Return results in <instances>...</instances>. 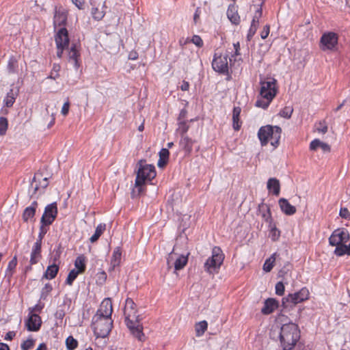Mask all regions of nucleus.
Returning <instances> with one entry per match:
<instances>
[{
	"label": "nucleus",
	"mask_w": 350,
	"mask_h": 350,
	"mask_svg": "<svg viewBox=\"0 0 350 350\" xmlns=\"http://www.w3.org/2000/svg\"><path fill=\"white\" fill-rule=\"evenodd\" d=\"M189 84L187 81H183V83L180 86V89L183 90V91H187L189 90Z\"/></svg>",
	"instance_id": "nucleus-57"
},
{
	"label": "nucleus",
	"mask_w": 350,
	"mask_h": 350,
	"mask_svg": "<svg viewBox=\"0 0 350 350\" xmlns=\"http://www.w3.org/2000/svg\"><path fill=\"white\" fill-rule=\"evenodd\" d=\"M79 57V51L77 49L75 45L72 46L70 49L68 51V59L69 62L73 64V66L78 68L79 66L78 57Z\"/></svg>",
	"instance_id": "nucleus-25"
},
{
	"label": "nucleus",
	"mask_w": 350,
	"mask_h": 350,
	"mask_svg": "<svg viewBox=\"0 0 350 350\" xmlns=\"http://www.w3.org/2000/svg\"><path fill=\"white\" fill-rule=\"evenodd\" d=\"M323 49H332L338 43V36L334 32L324 33L321 39Z\"/></svg>",
	"instance_id": "nucleus-13"
},
{
	"label": "nucleus",
	"mask_w": 350,
	"mask_h": 350,
	"mask_svg": "<svg viewBox=\"0 0 350 350\" xmlns=\"http://www.w3.org/2000/svg\"><path fill=\"white\" fill-rule=\"evenodd\" d=\"M270 31V26L269 25H266L264 27L262 31L260 33V37L262 39H265L269 36Z\"/></svg>",
	"instance_id": "nucleus-51"
},
{
	"label": "nucleus",
	"mask_w": 350,
	"mask_h": 350,
	"mask_svg": "<svg viewBox=\"0 0 350 350\" xmlns=\"http://www.w3.org/2000/svg\"><path fill=\"white\" fill-rule=\"evenodd\" d=\"M278 203L282 211L286 215H291L295 213V207L291 205L286 199L281 198Z\"/></svg>",
	"instance_id": "nucleus-24"
},
{
	"label": "nucleus",
	"mask_w": 350,
	"mask_h": 350,
	"mask_svg": "<svg viewBox=\"0 0 350 350\" xmlns=\"http://www.w3.org/2000/svg\"><path fill=\"white\" fill-rule=\"evenodd\" d=\"M17 265V258L16 256H14V258L9 262L8 265L7 271H12L14 269Z\"/></svg>",
	"instance_id": "nucleus-50"
},
{
	"label": "nucleus",
	"mask_w": 350,
	"mask_h": 350,
	"mask_svg": "<svg viewBox=\"0 0 350 350\" xmlns=\"http://www.w3.org/2000/svg\"><path fill=\"white\" fill-rule=\"evenodd\" d=\"M55 40L57 49V56L61 58L64 49L68 47L69 43L67 29L64 27L61 28L55 35Z\"/></svg>",
	"instance_id": "nucleus-10"
},
{
	"label": "nucleus",
	"mask_w": 350,
	"mask_h": 350,
	"mask_svg": "<svg viewBox=\"0 0 350 350\" xmlns=\"http://www.w3.org/2000/svg\"><path fill=\"white\" fill-rule=\"evenodd\" d=\"M81 273L76 270L75 269H72L66 278V283L68 285H72L73 281L77 278L79 274Z\"/></svg>",
	"instance_id": "nucleus-40"
},
{
	"label": "nucleus",
	"mask_w": 350,
	"mask_h": 350,
	"mask_svg": "<svg viewBox=\"0 0 350 350\" xmlns=\"http://www.w3.org/2000/svg\"><path fill=\"white\" fill-rule=\"evenodd\" d=\"M44 226H42V224L40 226V232L39 233L38 239L37 241H40V244H42V239L44 237V235L46 232V230L44 227Z\"/></svg>",
	"instance_id": "nucleus-54"
},
{
	"label": "nucleus",
	"mask_w": 350,
	"mask_h": 350,
	"mask_svg": "<svg viewBox=\"0 0 350 350\" xmlns=\"http://www.w3.org/2000/svg\"><path fill=\"white\" fill-rule=\"evenodd\" d=\"M69 109H70V102L68 100H67L64 103V105L62 107L61 113L64 116H66L68 113Z\"/></svg>",
	"instance_id": "nucleus-49"
},
{
	"label": "nucleus",
	"mask_w": 350,
	"mask_h": 350,
	"mask_svg": "<svg viewBox=\"0 0 350 350\" xmlns=\"http://www.w3.org/2000/svg\"><path fill=\"white\" fill-rule=\"evenodd\" d=\"M224 260V254L219 247H214L212 256L205 262L204 270L209 274L217 273Z\"/></svg>",
	"instance_id": "nucleus-6"
},
{
	"label": "nucleus",
	"mask_w": 350,
	"mask_h": 350,
	"mask_svg": "<svg viewBox=\"0 0 350 350\" xmlns=\"http://www.w3.org/2000/svg\"><path fill=\"white\" fill-rule=\"evenodd\" d=\"M233 46H234V50H235V52H234V53H235V55H238L239 54V49H240L239 42H236V43H234V44H233Z\"/></svg>",
	"instance_id": "nucleus-59"
},
{
	"label": "nucleus",
	"mask_w": 350,
	"mask_h": 350,
	"mask_svg": "<svg viewBox=\"0 0 350 350\" xmlns=\"http://www.w3.org/2000/svg\"><path fill=\"white\" fill-rule=\"evenodd\" d=\"M46 116L50 118L49 123L47 125V128L49 129L54 124L55 116L54 113H51V115H49L48 112Z\"/></svg>",
	"instance_id": "nucleus-55"
},
{
	"label": "nucleus",
	"mask_w": 350,
	"mask_h": 350,
	"mask_svg": "<svg viewBox=\"0 0 350 350\" xmlns=\"http://www.w3.org/2000/svg\"><path fill=\"white\" fill-rule=\"evenodd\" d=\"M67 20L66 12L63 9L55 10L53 18V24L55 27L57 26L64 25Z\"/></svg>",
	"instance_id": "nucleus-20"
},
{
	"label": "nucleus",
	"mask_w": 350,
	"mask_h": 350,
	"mask_svg": "<svg viewBox=\"0 0 350 350\" xmlns=\"http://www.w3.org/2000/svg\"><path fill=\"white\" fill-rule=\"evenodd\" d=\"M213 69L217 72L226 74L228 72V55L215 53L212 62Z\"/></svg>",
	"instance_id": "nucleus-9"
},
{
	"label": "nucleus",
	"mask_w": 350,
	"mask_h": 350,
	"mask_svg": "<svg viewBox=\"0 0 350 350\" xmlns=\"http://www.w3.org/2000/svg\"><path fill=\"white\" fill-rule=\"evenodd\" d=\"M15 94L13 92V90H11L6 95V96L4 98V103L5 105L7 107H10L13 105L14 103L15 102Z\"/></svg>",
	"instance_id": "nucleus-37"
},
{
	"label": "nucleus",
	"mask_w": 350,
	"mask_h": 350,
	"mask_svg": "<svg viewBox=\"0 0 350 350\" xmlns=\"http://www.w3.org/2000/svg\"><path fill=\"white\" fill-rule=\"evenodd\" d=\"M78 345L77 340L70 336L66 339V346L68 350H74Z\"/></svg>",
	"instance_id": "nucleus-38"
},
{
	"label": "nucleus",
	"mask_w": 350,
	"mask_h": 350,
	"mask_svg": "<svg viewBox=\"0 0 350 350\" xmlns=\"http://www.w3.org/2000/svg\"><path fill=\"white\" fill-rule=\"evenodd\" d=\"M267 189L269 191H273V193L275 196H279L280 191V185L278 179L271 178L267 182Z\"/></svg>",
	"instance_id": "nucleus-26"
},
{
	"label": "nucleus",
	"mask_w": 350,
	"mask_h": 350,
	"mask_svg": "<svg viewBox=\"0 0 350 350\" xmlns=\"http://www.w3.org/2000/svg\"><path fill=\"white\" fill-rule=\"evenodd\" d=\"M58 271H59V267L57 265L53 264V265H49L46 268V270L43 275V278H46L47 280L53 279L57 274Z\"/></svg>",
	"instance_id": "nucleus-27"
},
{
	"label": "nucleus",
	"mask_w": 350,
	"mask_h": 350,
	"mask_svg": "<svg viewBox=\"0 0 350 350\" xmlns=\"http://www.w3.org/2000/svg\"><path fill=\"white\" fill-rule=\"evenodd\" d=\"M36 350H46V347L45 344L41 343L39 345V347H38V349Z\"/></svg>",
	"instance_id": "nucleus-64"
},
{
	"label": "nucleus",
	"mask_w": 350,
	"mask_h": 350,
	"mask_svg": "<svg viewBox=\"0 0 350 350\" xmlns=\"http://www.w3.org/2000/svg\"><path fill=\"white\" fill-rule=\"evenodd\" d=\"M0 350H10V349L6 344L0 343Z\"/></svg>",
	"instance_id": "nucleus-61"
},
{
	"label": "nucleus",
	"mask_w": 350,
	"mask_h": 350,
	"mask_svg": "<svg viewBox=\"0 0 350 350\" xmlns=\"http://www.w3.org/2000/svg\"><path fill=\"white\" fill-rule=\"evenodd\" d=\"M40 310H41V307H40L39 306L36 305L34 308L30 309V312L29 313L30 314H33V312L34 310L40 311Z\"/></svg>",
	"instance_id": "nucleus-62"
},
{
	"label": "nucleus",
	"mask_w": 350,
	"mask_h": 350,
	"mask_svg": "<svg viewBox=\"0 0 350 350\" xmlns=\"http://www.w3.org/2000/svg\"><path fill=\"white\" fill-rule=\"evenodd\" d=\"M169 150L167 148H162L159 152V159L157 163L159 167H163L167 163L169 158Z\"/></svg>",
	"instance_id": "nucleus-28"
},
{
	"label": "nucleus",
	"mask_w": 350,
	"mask_h": 350,
	"mask_svg": "<svg viewBox=\"0 0 350 350\" xmlns=\"http://www.w3.org/2000/svg\"><path fill=\"white\" fill-rule=\"evenodd\" d=\"M124 315L125 323L131 334L139 340H143L144 334L143 333V326L140 323V315L138 313L136 304L131 298L126 299Z\"/></svg>",
	"instance_id": "nucleus-1"
},
{
	"label": "nucleus",
	"mask_w": 350,
	"mask_h": 350,
	"mask_svg": "<svg viewBox=\"0 0 350 350\" xmlns=\"http://www.w3.org/2000/svg\"><path fill=\"white\" fill-rule=\"evenodd\" d=\"M200 8H198L195 12L194 16H193V21L195 23H197L199 18H200Z\"/></svg>",
	"instance_id": "nucleus-56"
},
{
	"label": "nucleus",
	"mask_w": 350,
	"mask_h": 350,
	"mask_svg": "<svg viewBox=\"0 0 350 350\" xmlns=\"http://www.w3.org/2000/svg\"><path fill=\"white\" fill-rule=\"evenodd\" d=\"M38 207V202L36 201H33L31 206L27 207L23 213V219L25 222H28L29 221H32L36 210Z\"/></svg>",
	"instance_id": "nucleus-22"
},
{
	"label": "nucleus",
	"mask_w": 350,
	"mask_h": 350,
	"mask_svg": "<svg viewBox=\"0 0 350 350\" xmlns=\"http://www.w3.org/2000/svg\"><path fill=\"white\" fill-rule=\"evenodd\" d=\"M191 42L198 47H202L203 46V41L199 36H193L192 37Z\"/></svg>",
	"instance_id": "nucleus-48"
},
{
	"label": "nucleus",
	"mask_w": 350,
	"mask_h": 350,
	"mask_svg": "<svg viewBox=\"0 0 350 350\" xmlns=\"http://www.w3.org/2000/svg\"><path fill=\"white\" fill-rule=\"evenodd\" d=\"M15 336V333L14 332H9L7 333L6 336H5V339L6 340H12L13 338V337Z\"/></svg>",
	"instance_id": "nucleus-60"
},
{
	"label": "nucleus",
	"mask_w": 350,
	"mask_h": 350,
	"mask_svg": "<svg viewBox=\"0 0 350 350\" xmlns=\"http://www.w3.org/2000/svg\"><path fill=\"white\" fill-rule=\"evenodd\" d=\"M122 252L121 250L119 247H117L114 249L111 263L113 267L118 266L120 263Z\"/></svg>",
	"instance_id": "nucleus-31"
},
{
	"label": "nucleus",
	"mask_w": 350,
	"mask_h": 350,
	"mask_svg": "<svg viewBox=\"0 0 350 350\" xmlns=\"http://www.w3.org/2000/svg\"><path fill=\"white\" fill-rule=\"evenodd\" d=\"M271 239L273 241H275L280 237V232L275 227L272 228L271 230Z\"/></svg>",
	"instance_id": "nucleus-52"
},
{
	"label": "nucleus",
	"mask_w": 350,
	"mask_h": 350,
	"mask_svg": "<svg viewBox=\"0 0 350 350\" xmlns=\"http://www.w3.org/2000/svg\"><path fill=\"white\" fill-rule=\"evenodd\" d=\"M189 126L185 121H180L178 124V127L177 129L178 131L180 133L183 135L188 131Z\"/></svg>",
	"instance_id": "nucleus-44"
},
{
	"label": "nucleus",
	"mask_w": 350,
	"mask_h": 350,
	"mask_svg": "<svg viewBox=\"0 0 350 350\" xmlns=\"http://www.w3.org/2000/svg\"><path fill=\"white\" fill-rule=\"evenodd\" d=\"M227 16L232 24H239L241 19L238 13L237 6L234 3L229 5L227 10Z\"/></svg>",
	"instance_id": "nucleus-19"
},
{
	"label": "nucleus",
	"mask_w": 350,
	"mask_h": 350,
	"mask_svg": "<svg viewBox=\"0 0 350 350\" xmlns=\"http://www.w3.org/2000/svg\"><path fill=\"white\" fill-rule=\"evenodd\" d=\"M273 338L278 337L284 350H291L300 338L298 327L295 323L284 324L280 330H272Z\"/></svg>",
	"instance_id": "nucleus-2"
},
{
	"label": "nucleus",
	"mask_w": 350,
	"mask_h": 350,
	"mask_svg": "<svg viewBox=\"0 0 350 350\" xmlns=\"http://www.w3.org/2000/svg\"><path fill=\"white\" fill-rule=\"evenodd\" d=\"M241 108L239 107H234L232 112V121H233V128L234 130H239L241 127V124H239V116L241 113Z\"/></svg>",
	"instance_id": "nucleus-30"
},
{
	"label": "nucleus",
	"mask_w": 350,
	"mask_h": 350,
	"mask_svg": "<svg viewBox=\"0 0 350 350\" xmlns=\"http://www.w3.org/2000/svg\"><path fill=\"white\" fill-rule=\"evenodd\" d=\"M105 228L106 225L105 224H98L96 228L94 234L90 239V242H96L105 230Z\"/></svg>",
	"instance_id": "nucleus-33"
},
{
	"label": "nucleus",
	"mask_w": 350,
	"mask_h": 350,
	"mask_svg": "<svg viewBox=\"0 0 350 350\" xmlns=\"http://www.w3.org/2000/svg\"><path fill=\"white\" fill-rule=\"evenodd\" d=\"M260 96L256 101L258 107L266 109L277 94L276 80L271 77H263L260 81Z\"/></svg>",
	"instance_id": "nucleus-3"
},
{
	"label": "nucleus",
	"mask_w": 350,
	"mask_h": 350,
	"mask_svg": "<svg viewBox=\"0 0 350 350\" xmlns=\"http://www.w3.org/2000/svg\"><path fill=\"white\" fill-rule=\"evenodd\" d=\"M113 321L111 318L94 316L92 319V328L97 338L107 336L111 330Z\"/></svg>",
	"instance_id": "nucleus-7"
},
{
	"label": "nucleus",
	"mask_w": 350,
	"mask_h": 350,
	"mask_svg": "<svg viewBox=\"0 0 350 350\" xmlns=\"http://www.w3.org/2000/svg\"><path fill=\"white\" fill-rule=\"evenodd\" d=\"M306 299V295H304L303 290L295 293L294 294H290L287 297L282 299V304L284 307H288L287 303H291L294 305L299 304Z\"/></svg>",
	"instance_id": "nucleus-15"
},
{
	"label": "nucleus",
	"mask_w": 350,
	"mask_h": 350,
	"mask_svg": "<svg viewBox=\"0 0 350 350\" xmlns=\"http://www.w3.org/2000/svg\"><path fill=\"white\" fill-rule=\"evenodd\" d=\"M318 148H321L323 153H329L331 152V146L327 143L323 142L319 139H315L310 142V149L316 151Z\"/></svg>",
	"instance_id": "nucleus-18"
},
{
	"label": "nucleus",
	"mask_w": 350,
	"mask_h": 350,
	"mask_svg": "<svg viewBox=\"0 0 350 350\" xmlns=\"http://www.w3.org/2000/svg\"><path fill=\"white\" fill-rule=\"evenodd\" d=\"M155 176L156 171L154 166L140 161L135 183V189L132 191L133 197L140 195L144 191L143 185L146 182L150 181Z\"/></svg>",
	"instance_id": "nucleus-4"
},
{
	"label": "nucleus",
	"mask_w": 350,
	"mask_h": 350,
	"mask_svg": "<svg viewBox=\"0 0 350 350\" xmlns=\"http://www.w3.org/2000/svg\"><path fill=\"white\" fill-rule=\"evenodd\" d=\"M41 319L38 314L29 313V319L26 322V326L29 331H38L41 326Z\"/></svg>",
	"instance_id": "nucleus-17"
},
{
	"label": "nucleus",
	"mask_w": 350,
	"mask_h": 350,
	"mask_svg": "<svg viewBox=\"0 0 350 350\" xmlns=\"http://www.w3.org/2000/svg\"><path fill=\"white\" fill-rule=\"evenodd\" d=\"M113 312L112 303L109 298H105L100 304L94 316L111 318Z\"/></svg>",
	"instance_id": "nucleus-14"
},
{
	"label": "nucleus",
	"mask_w": 350,
	"mask_h": 350,
	"mask_svg": "<svg viewBox=\"0 0 350 350\" xmlns=\"http://www.w3.org/2000/svg\"><path fill=\"white\" fill-rule=\"evenodd\" d=\"M47 186H48V180H47V178H43L42 181L40 183V187L44 189Z\"/></svg>",
	"instance_id": "nucleus-58"
},
{
	"label": "nucleus",
	"mask_w": 350,
	"mask_h": 350,
	"mask_svg": "<svg viewBox=\"0 0 350 350\" xmlns=\"http://www.w3.org/2000/svg\"><path fill=\"white\" fill-rule=\"evenodd\" d=\"M339 215L343 219L350 220V212L347 208H341L340 209Z\"/></svg>",
	"instance_id": "nucleus-46"
},
{
	"label": "nucleus",
	"mask_w": 350,
	"mask_h": 350,
	"mask_svg": "<svg viewBox=\"0 0 350 350\" xmlns=\"http://www.w3.org/2000/svg\"><path fill=\"white\" fill-rule=\"evenodd\" d=\"M8 127V122L6 118L0 117V135H5Z\"/></svg>",
	"instance_id": "nucleus-42"
},
{
	"label": "nucleus",
	"mask_w": 350,
	"mask_h": 350,
	"mask_svg": "<svg viewBox=\"0 0 350 350\" xmlns=\"http://www.w3.org/2000/svg\"><path fill=\"white\" fill-rule=\"evenodd\" d=\"M293 112V109L291 106H286L283 108L279 113V115L284 118H290Z\"/></svg>",
	"instance_id": "nucleus-41"
},
{
	"label": "nucleus",
	"mask_w": 350,
	"mask_h": 350,
	"mask_svg": "<svg viewBox=\"0 0 350 350\" xmlns=\"http://www.w3.org/2000/svg\"><path fill=\"white\" fill-rule=\"evenodd\" d=\"M284 293V286L282 282H279L275 285V293L278 295H282Z\"/></svg>",
	"instance_id": "nucleus-47"
},
{
	"label": "nucleus",
	"mask_w": 350,
	"mask_h": 350,
	"mask_svg": "<svg viewBox=\"0 0 350 350\" xmlns=\"http://www.w3.org/2000/svg\"><path fill=\"white\" fill-rule=\"evenodd\" d=\"M282 129L279 126L269 125L260 129L258 135L262 146L270 142L273 147H277L279 144Z\"/></svg>",
	"instance_id": "nucleus-5"
},
{
	"label": "nucleus",
	"mask_w": 350,
	"mask_h": 350,
	"mask_svg": "<svg viewBox=\"0 0 350 350\" xmlns=\"http://www.w3.org/2000/svg\"><path fill=\"white\" fill-rule=\"evenodd\" d=\"M262 8L260 7L256 11L255 14L253 17L252 24L247 36L248 40H251L253 36L255 34L259 25V20L262 17Z\"/></svg>",
	"instance_id": "nucleus-16"
},
{
	"label": "nucleus",
	"mask_w": 350,
	"mask_h": 350,
	"mask_svg": "<svg viewBox=\"0 0 350 350\" xmlns=\"http://www.w3.org/2000/svg\"><path fill=\"white\" fill-rule=\"evenodd\" d=\"M328 126L325 120H321L316 122L313 127V132L325 134L327 132Z\"/></svg>",
	"instance_id": "nucleus-29"
},
{
	"label": "nucleus",
	"mask_w": 350,
	"mask_h": 350,
	"mask_svg": "<svg viewBox=\"0 0 350 350\" xmlns=\"http://www.w3.org/2000/svg\"><path fill=\"white\" fill-rule=\"evenodd\" d=\"M33 346V340L32 339H27L21 344V349L23 350H29Z\"/></svg>",
	"instance_id": "nucleus-45"
},
{
	"label": "nucleus",
	"mask_w": 350,
	"mask_h": 350,
	"mask_svg": "<svg viewBox=\"0 0 350 350\" xmlns=\"http://www.w3.org/2000/svg\"><path fill=\"white\" fill-rule=\"evenodd\" d=\"M188 261L187 256L179 254L174 252L173 250L167 258V269H170L174 268V272L183 269L187 265Z\"/></svg>",
	"instance_id": "nucleus-8"
},
{
	"label": "nucleus",
	"mask_w": 350,
	"mask_h": 350,
	"mask_svg": "<svg viewBox=\"0 0 350 350\" xmlns=\"http://www.w3.org/2000/svg\"><path fill=\"white\" fill-rule=\"evenodd\" d=\"M105 3H103L102 8L99 9L98 8H94L92 10V14L94 19L97 21L101 20L105 14V11L104 10Z\"/></svg>",
	"instance_id": "nucleus-35"
},
{
	"label": "nucleus",
	"mask_w": 350,
	"mask_h": 350,
	"mask_svg": "<svg viewBox=\"0 0 350 350\" xmlns=\"http://www.w3.org/2000/svg\"><path fill=\"white\" fill-rule=\"evenodd\" d=\"M72 2L79 8L83 9L84 6V0H72Z\"/></svg>",
	"instance_id": "nucleus-53"
},
{
	"label": "nucleus",
	"mask_w": 350,
	"mask_h": 350,
	"mask_svg": "<svg viewBox=\"0 0 350 350\" xmlns=\"http://www.w3.org/2000/svg\"><path fill=\"white\" fill-rule=\"evenodd\" d=\"M57 215V207L56 202L47 205L41 217L40 222L42 226H49L55 219Z\"/></svg>",
	"instance_id": "nucleus-11"
},
{
	"label": "nucleus",
	"mask_w": 350,
	"mask_h": 350,
	"mask_svg": "<svg viewBox=\"0 0 350 350\" xmlns=\"http://www.w3.org/2000/svg\"><path fill=\"white\" fill-rule=\"evenodd\" d=\"M349 240V232L345 229L338 228L332 232L329 239V242L331 245H336L347 243Z\"/></svg>",
	"instance_id": "nucleus-12"
},
{
	"label": "nucleus",
	"mask_w": 350,
	"mask_h": 350,
	"mask_svg": "<svg viewBox=\"0 0 350 350\" xmlns=\"http://www.w3.org/2000/svg\"><path fill=\"white\" fill-rule=\"evenodd\" d=\"M180 144L184 148L190 151L192 148V142L191 140L187 136H183L180 140Z\"/></svg>",
	"instance_id": "nucleus-43"
},
{
	"label": "nucleus",
	"mask_w": 350,
	"mask_h": 350,
	"mask_svg": "<svg viewBox=\"0 0 350 350\" xmlns=\"http://www.w3.org/2000/svg\"><path fill=\"white\" fill-rule=\"evenodd\" d=\"M52 290V287L50 284H46L44 288H43V291H45L46 292L49 293Z\"/></svg>",
	"instance_id": "nucleus-63"
},
{
	"label": "nucleus",
	"mask_w": 350,
	"mask_h": 350,
	"mask_svg": "<svg viewBox=\"0 0 350 350\" xmlns=\"http://www.w3.org/2000/svg\"><path fill=\"white\" fill-rule=\"evenodd\" d=\"M75 269L81 273L84 272L85 269V258L83 256H78L75 261Z\"/></svg>",
	"instance_id": "nucleus-34"
},
{
	"label": "nucleus",
	"mask_w": 350,
	"mask_h": 350,
	"mask_svg": "<svg viewBox=\"0 0 350 350\" xmlns=\"http://www.w3.org/2000/svg\"><path fill=\"white\" fill-rule=\"evenodd\" d=\"M41 245L42 244H40V241H37L35 243L31 253V265L36 264L39 259L41 258Z\"/></svg>",
	"instance_id": "nucleus-23"
},
{
	"label": "nucleus",
	"mask_w": 350,
	"mask_h": 350,
	"mask_svg": "<svg viewBox=\"0 0 350 350\" xmlns=\"http://www.w3.org/2000/svg\"><path fill=\"white\" fill-rule=\"evenodd\" d=\"M275 255L276 254H273L271 257H269L268 259H267L263 265V270L265 271V272H269L273 267V264L275 262Z\"/></svg>",
	"instance_id": "nucleus-36"
},
{
	"label": "nucleus",
	"mask_w": 350,
	"mask_h": 350,
	"mask_svg": "<svg viewBox=\"0 0 350 350\" xmlns=\"http://www.w3.org/2000/svg\"><path fill=\"white\" fill-rule=\"evenodd\" d=\"M336 247L335 249L334 253L337 256H342L345 254H349L348 247L346 245V243L340 244V245H336Z\"/></svg>",
	"instance_id": "nucleus-39"
},
{
	"label": "nucleus",
	"mask_w": 350,
	"mask_h": 350,
	"mask_svg": "<svg viewBox=\"0 0 350 350\" xmlns=\"http://www.w3.org/2000/svg\"><path fill=\"white\" fill-rule=\"evenodd\" d=\"M278 303L275 299L269 298L265 300L264 306L261 309V312L264 314H271L275 308H278Z\"/></svg>",
	"instance_id": "nucleus-21"
},
{
	"label": "nucleus",
	"mask_w": 350,
	"mask_h": 350,
	"mask_svg": "<svg viewBox=\"0 0 350 350\" xmlns=\"http://www.w3.org/2000/svg\"><path fill=\"white\" fill-rule=\"evenodd\" d=\"M208 323L206 321L198 322L195 325V331L196 336L200 337L202 336L207 329Z\"/></svg>",
	"instance_id": "nucleus-32"
}]
</instances>
